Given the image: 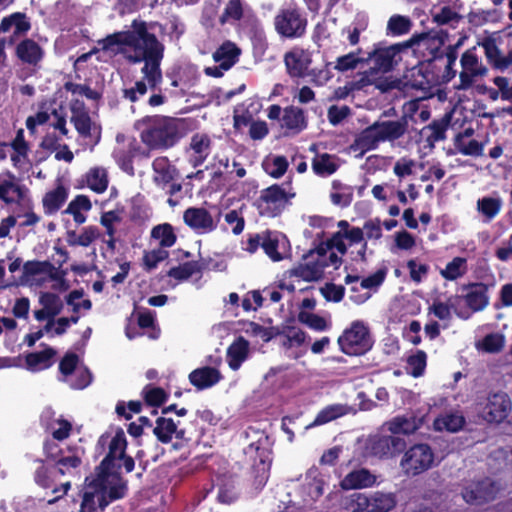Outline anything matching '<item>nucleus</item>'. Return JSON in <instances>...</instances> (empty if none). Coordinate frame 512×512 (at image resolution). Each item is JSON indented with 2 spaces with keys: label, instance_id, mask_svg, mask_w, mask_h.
<instances>
[{
  "label": "nucleus",
  "instance_id": "obj_1",
  "mask_svg": "<svg viewBox=\"0 0 512 512\" xmlns=\"http://www.w3.org/2000/svg\"><path fill=\"white\" fill-rule=\"evenodd\" d=\"M98 44L103 50L112 52L115 47L124 45V53L129 62H144L141 72L151 88L162 82L160 64L164 56V46L154 34L148 32L144 22L135 20L131 30L109 35Z\"/></svg>",
  "mask_w": 512,
  "mask_h": 512
},
{
  "label": "nucleus",
  "instance_id": "obj_2",
  "mask_svg": "<svg viewBox=\"0 0 512 512\" xmlns=\"http://www.w3.org/2000/svg\"><path fill=\"white\" fill-rule=\"evenodd\" d=\"M126 485L117 473H98L88 484L79 512H95L104 509L111 500L124 496Z\"/></svg>",
  "mask_w": 512,
  "mask_h": 512
},
{
  "label": "nucleus",
  "instance_id": "obj_3",
  "mask_svg": "<svg viewBox=\"0 0 512 512\" xmlns=\"http://www.w3.org/2000/svg\"><path fill=\"white\" fill-rule=\"evenodd\" d=\"M145 128L140 138L150 150H166L181 138V121L166 116H152L141 120Z\"/></svg>",
  "mask_w": 512,
  "mask_h": 512
},
{
  "label": "nucleus",
  "instance_id": "obj_4",
  "mask_svg": "<svg viewBox=\"0 0 512 512\" xmlns=\"http://www.w3.org/2000/svg\"><path fill=\"white\" fill-rule=\"evenodd\" d=\"M405 121H377L364 129L356 139V144L363 150L374 149L379 142L394 141L406 133Z\"/></svg>",
  "mask_w": 512,
  "mask_h": 512
},
{
  "label": "nucleus",
  "instance_id": "obj_5",
  "mask_svg": "<svg viewBox=\"0 0 512 512\" xmlns=\"http://www.w3.org/2000/svg\"><path fill=\"white\" fill-rule=\"evenodd\" d=\"M397 505V497L393 492L374 491L357 493L349 498V512H390Z\"/></svg>",
  "mask_w": 512,
  "mask_h": 512
},
{
  "label": "nucleus",
  "instance_id": "obj_6",
  "mask_svg": "<svg viewBox=\"0 0 512 512\" xmlns=\"http://www.w3.org/2000/svg\"><path fill=\"white\" fill-rule=\"evenodd\" d=\"M341 351L347 355H363L372 347L373 341L367 325L363 321H354L338 338Z\"/></svg>",
  "mask_w": 512,
  "mask_h": 512
},
{
  "label": "nucleus",
  "instance_id": "obj_7",
  "mask_svg": "<svg viewBox=\"0 0 512 512\" xmlns=\"http://www.w3.org/2000/svg\"><path fill=\"white\" fill-rule=\"evenodd\" d=\"M436 465L435 454L427 444H415L403 454L400 467L406 476L420 475Z\"/></svg>",
  "mask_w": 512,
  "mask_h": 512
},
{
  "label": "nucleus",
  "instance_id": "obj_8",
  "mask_svg": "<svg viewBox=\"0 0 512 512\" xmlns=\"http://www.w3.org/2000/svg\"><path fill=\"white\" fill-rule=\"evenodd\" d=\"M458 90H468L488 74V68L477 54L475 47L466 50L460 57Z\"/></svg>",
  "mask_w": 512,
  "mask_h": 512
},
{
  "label": "nucleus",
  "instance_id": "obj_9",
  "mask_svg": "<svg viewBox=\"0 0 512 512\" xmlns=\"http://www.w3.org/2000/svg\"><path fill=\"white\" fill-rule=\"evenodd\" d=\"M127 447V441L125 434L122 430L116 432L109 444V452L103 459L100 466L96 469L98 473H117L119 476V468L121 467L120 462L123 461V466L127 472H131L134 469L133 458L126 456L125 451Z\"/></svg>",
  "mask_w": 512,
  "mask_h": 512
},
{
  "label": "nucleus",
  "instance_id": "obj_10",
  "mask_svg": "<svg viewBox=\"0 0 512 512\" xmlns=\"http://www.w3.org/2000/svg\"><path fill=\"white\" fill-rule=\"evenodd\" d=\"M512 411V401L504 392L490 393L479 403V413L488 423L503 422Z\"/></svg>",
  "mask_w": 512,
  "mask_h": 512
},
{
  "label": "nucleus",
  "instance_id": "obj_11",
  "mask_svg": "<svg viewBox=\"0 0 512 512\" xmlns=\"http://www.w3.org/2000/svg\"><path fill=\"white\" fill-rule=\"evenodd\" d=\"M293 196L294 194L287 193L281 186L272 185L262 190L257 200L259 213L262 216L275 217L281 213Z\"/></svg>",
  "mask_w": 512,
  "mask_h": 512
},
{
  "label": "nucleus",
  "instance_id": "obj_12",
  "mask_svg": "<svg viewBox=\"0 0 512 512\" xmlns=\"http://www.w3.org/2000/svg\"><path fill=\"white\" fill-rule=\"evenodd\" d=\"M275 30L285 38H299L306 30L307 21L298 10H280L274 18Z\"/></svg>",
  "mask_w": 512,
  "mask_h": 512
},
{
  "label": "nucleus",
  "instance_id": "obj_13",
  "mask_svg": "<svg viewBox=\"0 0 512 512\" xmlns=\"http://www.w3.org/2000/svg\"><path fill=\"white\" fill-rule=\"evenodd\" d=\"M403 446L404 441L399 437L375 434L364 441V455L388 458L400 452Z\"/></svg>",
  "mask_w": 512,
  "mask_h": 512
},
{
  "label": "nucleus",
  "instance_id": "obj_14",
  "mask_svg": "<svg viewBox=\"0 0 512 512\" xmlns=\"http://www.w3.org/2000/svg\"><path fill=\"white\" fill-rule=\"evenodd\" d=\"M28 189L11 171L0 173V203L5 206L21 204L27 197Z\"/></svg>",
  "mask_w": 512,
  "mask_h": 512
},
{
  "label": "nucleus",
  "instance_id": "obj_15",
  "mask_svg": "<svg viewBox=\"0 0 512 512\" xmlns=\"http://www.w3.org/2000/svg\"><path fill=\"white\" fill-rule=\"evenodd\" d=\"M71 122L75 129L85 139H90L92 144H97L100 140V127L94 123L88 112L85 110L84 103L74 100L70 105Z\"/></svg>",
  "mask_w": 512,
  "mask_h": 512
},
{
  "label": "nucleus",
  "instance_id": "obj_16",
  "mask_svg": "<svg viewBox=\"0 0 512 512\" xmlns=\"http://www.w3.org/2000/svg\"><path fill=\"white\" fill-rule=\"evenodd\" d=\"M325 273V258L317 249L310 251L301 263L288 271L290 277H297L304 281H318Z\"/></svg>",
  "mask_w": 512,
  "mask_h": 512
},
{
  "label": "nucleus",
  "instance_id": "obj_17",
  "mask_svg": "<svg viewBox=\"0 0 512 512\" xmlns=\"http://www.w3.org/2000/svg\"><path fill=\"white\" fill-rule=\"evenodd\" d=\"M499 490V486L487 478L467 485L462 491V497L468 504L481 505L494 500Z\"/></svg>",
  "mask_w": 512,
  "mask_h": 512
},
{
  "label": "nucleus",
  "instance_id": "obj_18",
  "mask_svg": "<svg viewBox=\"0 0 512 512\" xmlns=\"http://www.w3.org/2000/svg\"><path fill=\"white\" fill-rule=\"evenodd\" d=\"M45 450L47 456L56 462L58 472L61 475L79 477L82 460L77 452L66 454L55 444H47Z\"/></svg>",
  "mask_w": 512,
  "mask_h": 512
},
{
  "label": "nucleus",
  "instance_id": "obj_19",
  "mask_svg": "<svg viewBox=\"0 0 512 512\" xmlns=\"http://www.w3.org/2000/svg\"><path fill=\"white\" fill-rule=\"evenodd\" d=\"M441 46V38L431 33L413 35L410 39L404 41V47H406L407 50L413 49L415 53L427 59L434 58Z\"/></svg>",
  "mask_w": 512,
  "mask_h": 512
},
{
  "label": "nucleus",
  "instance_id": "obj_20",
  "mask_svg": "<svg viewBox=\"0 0 512 512\" xmlns=\"http://www.w3.org/2000/svg\"><path fill=\"white\" fill-rule=\"evenodd\" d=\"M263 250L273 261L279 262L290 254V242L287 237L279 232H263Z\"/></svg>",
  "mask_w": 512,
  "mask_h": 512
},
{
  "label": "nucleus",
  "instance_id": "obj_21",
  "mask_svg": "<svg viewBox=\"0 0 512 512\" xmlns=\"http://www.w3.org/2000/svg\"><path fill=\"white\" fill-rule=\"evenodd\" d=\"M212 151V141L207 134L196 133L192 135L189 145L185 149L186 157L192 167L202 165Z\"/></svg>",
  "mask_w": 512,
  "mask_h": 512
},
{
  "label": "nucleus",
  "instance_id": "obj_22",
  "mask_svg": "<svg viewBox=\"0 0 512 512\" xmlns=\"http://www.w3.org/2000/svg\"><path fill=\"white\" fill-rule=\"evenodd\" d=\"M452 311L462 319L470 316V312L463 308V298L460 295H452L446 301L435 300L429 307V312L440 320H450Z\"/></svg>",
  "mask_w": 512,
  "mask_h": 512
},
{
  "label": "nucleus",
  "instance_id": "obj_23",
  "mask_svg": "<svg viewBox=\"0 0 512 512\" xmlns=\"http://www.w3.org/2000/svg\"><path fill=\"white\" fill-rule=\"evenodd\" d=\"M183 220L187 226L198 233H210L216 228V222L204 208L191 207L184 211Z\"/></svg>",
  "mask_w": 512,
  "mask_h": 512
},
{
  "label": "nucleus",
  "instance_id": "obj_24",
  "mask_svg": "<svg viewBox=\"0 0 512 512\" xmlns=\"http://www.w3.org/2000/svg\"><path fill=\"white\" fill-rule=\"evenodd\" d=\"M44 55V49L31 38H25L15 46V56L17 59L29 66H38L43 60Z\"/></svg>",
  "mask_w": 512,
  "mask_h": 512
},
{
  "label": "nucleus",
  "instance_id": "obj_25",
  "mask_svg": "<svg viewBox=\"0 0 512 512\" xmlns=\"http://www.w3.org/2000/svg\"><path fill=\"white\" fill-rule=\"evenodd\" d=\"M285 65L291 77L303 78L308 75L312 63L311 54L303 49L295 48L285 54Z\"/></svg>",
  "mask_w": 512,
  "mask_h": 512
},
{
  "label": "nucleus",
  "instance_id": "obj_26",
  "mask_svg": "<svg viewBox=\"0 0 512 512\" xmlns=\"http://www.w3.org/2000/svg\"><path fill=\"white\" fill-rule=\"evenodd\" d=\"M377 482V476L366 468H358L350 471L340 481V487L343 490H358L374 486Z\"/></svg>",
  "mask_w": 512,
  "mask_h": 512
},
{
  "label": "nucleus",
  "instance_id": "obj_27",
  "mask_svg": "<svg viewBox=\"0 0 512 512\" xmlns=\"http://www.w3.org/2000/svg\"><path fill=\"white\" fill-rule=\"evenodd\" d=\"M25 271L27 274L34 276L44 275V279L55 281V284L52 286L53 289H67L62 272L49 262H28L25 264Z\"/></svg>",
  "mask_w": 512,
  "mask_h": 512
},
{
  "label": "nucleus",
  "instance_id": "obj_28",
  "mask_svg": "<svg viewBox=\"0 0 512 512\" xmlns=\"http://www.w3.org/2000/svg\"><path fill=\"white\" fill-rule=\"evenodd\" d=\"M406 50L407 48L404 47V42H402L376 49L371 57L381 70L388 71L401 60V53Z\"/></svg>",
  "mask_w": 512,
  "mask_h": 512
},
{
  "label": "nucleus",
  "instance_id": "obj_29",
  "mask_svg": "<svg viewBox=\"0 0 512 512\" xmlns=\"http://www.w3.org/2000/svg\"><path fill=\"white\" fill-rule=\"evenodd\" d=\"M13 152L10 155L13 166L17 169L25 167L29 164L30 146L25 140L23 129H19L15 138L9 144ZM0 147H8L6 143H0Z\"/></svg>",
  "mask_w": 512,
  "mask_h": 512
},
{
  "label": "nucleus",
  "instance_id": "obj_30",
  "mask_svg": "<svg viewBox=\"0 0 512 512\" xmlns=\"http://www.w3.org/2000/svg\"><path fill=\"white\" fill-rule=\"evenodd\" d=\"M178 424L171 418L159 417L156 420L153 433L162 443H169L174 438L182 440L185 437V430L180 429Z\"/></svg>",
  "mask_w": 512,
  "mask_h": 512
},
{
  "label": "nucleus",
  "instance_id": "obj_31",
  "mask_svg": "<svg viewBox=\"0 0 512 512\" xmlns=\"http://www.w3.org/2000/svg\"><path fill=\"white\" fill-rule=\"evenodd\" d=\"M153 182L160 188L167 187L176 177V169L167 157H157L152 163Z\"/></svg>",
  "mask_w": 512,
  "mask_h": 512
},
{
  "label": "nucleus",
  "instance_id": "obj_32",
  "mask_svg": "<svg viewBox=\"0 0 512 512\" xmlns=\"http://www.w3.org/2000/svg\"><path fill=\"white\" fill-rule=\"evenodd\" d=\"M221 377L219 370L208 366L195 369L189 374L190 383L199 390L214 386Z\"/></svg>",
  "mask_w": 512,
  "mask_h": 512
},
{
  "label": "nucleus",
  "instance_id": "obj_33",
  "mask_svg": "<svg viewBox=\"0 0 512 512\" xmlns=\"http://www.w3.org/2000/svg\"><path fill=\"white\" fill-rule=\"evenodd\" d=\"M6 33L13 31L10 37V42L15 39L25 36L31 29V22L26 14L15 12L3 18Z\"/></svg>",
  "mask_w": 512,
  "mask_h": 512
},
{
  "label": "nucleus",
  "instance_id": "obj_34",
  "mask_svg": "<svg viewBox=\"0 0 512 512\" xmlns=\"http://www.w3.org/2000/svg\"><path fill=\"white\" fill-rule=\"evenodd\" d=\"M423 424V418H418L413 415L410 416H397L388 421L385 425L393 434H412L418 430Z\"/></svg>",
  "mask_w": 512,
  "mask_h": 512
},
{
  "label": "nucleus",
  "instance_id": "obj_35",
  "mask_svg": "<svg viewBox=\"0 0 512 512\" xmlns=\"http://www.w3.org/2000/svg\"><path fill=\"white\" fill-rule=\"evenodd\" d=\"M249 354V342L238 337L227 349V363L232 370H238Z\"/></svg>",
  "mask_w": 512,
  "mask_h": 512
},
{
  "label": "nucleus",
  "instance_id": "obj_36",
  "mask_svg": "<svg viewBox=\"0 0 512 512\" xmlns=\"http://www.w3.org/2000/svg\"><path fill=\"white\" fill-rule=\"evenodd\" d=\"M340 167L339 159L328 153L316 154L312 160V170L320 177L334 174Z\"/></svg>",
  "mask_w": 512,
  "mask_h": 512
},
{
  "label": "nucleus",
  "instance_id": "obj_37",
  "mask_svg": "<svg viewBox=\"0 0 512 512\" xmlns=\"http://www.w3.org/2000/svg\"><path fill=\"white\" fill-rule=\"evenodd\" d=\"M280 345L285 350L289 358L297 359L300 357L299 353L291 352L294 347H299L305 342V333L297 328H288L279 334Z\"/></svg>",
  "mask_w": 512,
  "mask_h": 512
},
{
  "label": "nucleus",
  "instance_id": "obj_38",
  "mask_svg": "<svg viewBox=\"0 0 512 512\" xmlns=\"http://www.w3.org/2000/svg\"><path fill=\"white\" fill-rule=\"evenodd\" d=\"M68 197V190L61 184L45 193L42 199L44 212L48 215L57 212L65 203Z\"/></svg>",
  "mask_w": 512,
  "mask_h": 512
},
{
  "label": "nucleus",
  "instance_id": "obj_39",
  "mask_svg": "<svg viewBox=\"0 0 512 512\" xmlns=\"http://www.w3.org/2000/svg\"><path fill=\"white\" fill-rule=\"evenodd\" d=\"M503 201L499 196H484L476 202V211L484 222L492 221L501 211Z\"/></svg>",
  "mask_w": 512,
  "mask_h": 512
},
{
  "label": "nucleus",
  "instance_id": "obj_40",
  "mask_svg": "<svg viewBox=\"0 0 512 512\" xmlns=\"http://www.w3.org/2000/svg\"><path fill=\"white\" fill-rule=\"evenodd\" d=\"M84 183L95 193L105 192L109 184L107 170L99 166L90 168L84 176Z\"/></svg>",
  "mask_w": 512,
  "mask_h": 512
},
{
  "label": "nucleus",
  "instance_id": "obj_41",
  "mask_svg": "<svg viewBox=\"0 0 512 512\" xmlns=\"http://www.w3.org/2000/svg\"><path fill=\"white\" fill-rule=\"evenodd\" d=\"M413 21L409 16L393 14L386 24V35L390 37H401L410 33Z\"/></svg>",
  "mask_w": 512,
  "mask_h": 512
},
{
  "label": "nucleus",
  "instance_id": "obj_42",
  "mask_svg": "<svg viewBox=\"0 0 512 512\" xmlns=\"http://www.w3.org/2000/svg\"><path fill=\"white\" fill-rule=\"evenodd\" d=\"M239 54L240 50L235 44L226 42L214 52L213 58L222 70H228L236 63Z\"/></svg>",
  "mask_w": 512,
  "mask_h": 512
},
{
  "label": "nucleus",
  "instance_id": "obj_43",
  "mask_svg": "<svg viewBox=\"0 0 512 512\" xmlns=\"http://www.w3.org/2000/svg\"><path fill=\"white\" fill-rule=\"evenodd\" d=\"M331 202L339 207H347L351 204L353 199V188L346 185L340 180H333L331 182L330 190Z\"/></svg>",
  "mask_w": 512,
  "mask_h": 512
},
{
  "label": "nucleus",
  "instance_id": "obj_44",
  "mask_svg": "<svg viewBox=\"0 0 512 512\" xmlns=\"http://www.w3.org/2000/svg\"><path fill=\"white\" fill-rule=\"evenodd\" d=\"M282 125L296 133L303 130L307 125L303 110L295 106L285 108L282 115Z\"/></svg>",
  "mask_w": 512,
  "mask_h": 512
},
{
  "label": "nucleus",
  "instance_id": "obj_45",
  "mask_svg": "<svg viewBox=\"0 0 512 512\" xmlns=\"http://www.w3.org/2000/svg\"><path fill=\"white\" fill-rule=\"evenodd\" d=\"M92 204L85 195L76 196L67 206L64 213L72 215L76 224L81 225L86 221L84 212L90 211Z\"/></svg>",
  "mask_w": 512,
  "mask_h": 512
},
{
  "label": "nucleus",
  "instance_id": "obj_46",
  "mask_svg": "<svg viewBox=\"0 0 512 512\" xmlns=\"http://www.w3.org/2000/svg\"><path fill=\"white\" fill-rule=\"evenodd\" d=\"M55 355L56 351L53 348L46 347L42 351L29 353L26 356V364L32 371L43 370L52 365V360Z\"/></svg>",
  "mask_w": 512,
  "mask_h": 512
},
{
  "label": "nucleus",
  "instance_id": "obj_47",
  "mask_svg": "<svg viewBox=\"0 0 512 512\" xmlns=\"http://www.w3.org/2000/svg\"><path fill=\"white\" fill-rule=\"evenodd\" d=\"M465 418L458 412L447 413L434 420V429L437 431L457 432L463 428Z\"/></svg>",
  "mask_w": 512,
  "mask_h": 512
},
{
  "label": "nucleus",
  "instance_id": "obj_48",
  "mask_svg": "<svg viewBox=\"0 0 512 512\" xmlns=\"http://www.w3.org/2000/svg\"><path fill=\"white\" fill-rule=\"evenodd\" d=\"M351 408L343 404H332L323 408L310 426L326 424L350 412Z\"/></svg>",
  "mask_w": 512,
  "mask_h": 512
},
{
  "label": "nucleus",
  "instance_id": "obj_49",
  "mask_svg": "<svg viewBox=\"0 0 512 512\" xmlns=\"http://www.w3.org/2000/svg\"><path fill=\"white\" fill-rule=\"evenodd\" d=\"M468 270L467 260L463 257H455L440 270V275L448 281H455L463 277Z\"/></svg>",
  "mask_w": 512,
  "mask_h": 512
},
{
  "label": "nucleus",
  "instance_id": "obj_50",
  "mask_svg": "<svg viewBox=\"0 0 512 512\" xmlns=\"http://www.w3.org/2000/svg\"><path fill=\"white\" fill-rule=\"evenodd\" d=\"M462 298L463 306H467L473 312L484 309L488 304V297L482 286L474 287Z\"/></svg>",
  "mask_w": 512,
  "mask_h": 512
},
{
  "label": "nucleus",
  "instance_id": "obj_51",
  "mask_svg": "<svg viewBox=\"0 0 512 512\" xmlns=\"http://www.w3.org/2000/svg\"><path fill=\"white\" fill-rule=\"evenodd\" d=\"M151 237L158 241L160 248L163 249L173 246L177 239L174 228L168 223L155 226L151 231Z\"/></svg>",
  "mask_w": 512,
  "mask_h": 512
},
{
  "label": "nucleus",
  "instance_id": "obj_52",
  "mask_svg": "<svg viewBox=\"0 0 512 512\" xmlns=\"http://www.w3.org/2000/svg\"><path fill=\"white\" fill-rule=\"evenodd\" d=\"M485 56L489 63L498 70H505L509 66H504L507 61L506 55H503L493 40H486L482 43Z\"/></svg>",
  "mask_w": 512,
  "mask_h": 512
},
{
  "label": "nucleus",
  "instance_id": "obj_53",
  "mask_svg": "<svg viewBox=\"0 0 512 512\" xmlns=\"http://www.w3.org/2000/svg\"><path fill=\"white\" fill-rule=\"evenodd\" d=\"M265 171L273 178L282 177L288 168L286 157L280 155H271L263 163Z\"/></svg>",
  "mask_w": 512,
  "mask_h": 512
},
{
  "label": "nucleus",
  "instance_id": "obj_54",
  "mask_svg": "<svg viewBox=\"0 0 512 512\" xmlns=\"http://www.w3.org/2000/svg\"><path fill=\"white\" fill-rule=\"evenodd\" d=\"M39 304L53 318L59 315L63 309V302L61 298L58 295L51 292H41L39 295Z\"/></svg>",
  "mask_w": 512,
  "mask_h": 512
},
{
  "label": "nucleus",
  "instance_id": "obj_55",
  "mask_svg": "<svg viewBox=\"0 0 512 512\" xmlns=\"http://www.w3.org/2000/svg\"><path fill=\"white\" fill-rule=\"evenodd\" d=\"M455 148L463 155L479 157L483 155L484 144L474 139L465 140L462 137L455 139Z\"/></svg>",
  "mask_w": 512,
  "mask_h": 512
},
{
  "label": "nucleus",
  "instance_id": "obj_56",
  "mask_svg": "<svg viewBox=\"0 0 512 512\" xmlns=\"http://www.w3.org/2000/svg\"><path fill=\"white\" fill-rule=\"evenodd\" d=\"M460 19L461 16L448 6L432 12V21L438 25H454Z\"/></svg>",
  "mask_w": 512,
  "mask_h": 512
},
{
  "label": "nucleus",
  "instance_id": "obj_57",
  "mask_svg": "<svg viewBox=\"0 0 512 512\" xmlns=\"http://www.w3.org/2000/svg\"><path fill=\"white\" fill-rule=\"evenodd\" d=\"M136 146L129 145L127 150L118 149L115 151V158L119 166L123 171L128 173L129 175L134 174V167L132 164V158L136 153Z\"/></svg>",
  "mask_w": 512,
  "mask_h": 512
},
{
  "label": "nucleus",
  "instance_id": "obj_58",
  "mask_svg": "<svg viewBox=\"0 0 512 512\" xmlns=\"http://www.w3.org/2000/svg\"><path fill=\"white\" fill-rule=\"evenodd\" d=\"M406 267L409 271L410 279L419 284L425 279L429 273V266L422 263L418 259H410L406 263Z\"/></svg>",
  "mask_w": 512,
  "mask_h": 512
},
{
  "label": "nucleus",
  "instance_id": "obj_59",
  "mask_svg": "<svg viewBox=\"0 0 512 512\" xmlns=\"http://www.w3.org/2000/svg\"><path fill=\"white\" fill-rule=\"evenodd\" d=\"M48 428L51 431L53 438L61 441L70 435L72 424L68 420L59 417L53 420L49 424Z\"/></svg>",
  "mask_w": 512,
  "mask_h": 512
},
{
  "label": "nucleus",
  "instance_id": "obj_60",
  "mask_svg": "<svg viewBox=\"0 0 512 512\" xmlns=\"http://www.w3.org/2000/svg\"><path fill=\"white\" fill-rule=\"evenodd\" d=\"M426 359V353L422 350H418L415 354L411 355L407 359L410 374L414 377L421 376L426 368Z\"/></svg>",
  "mask_w": 512,
  "mask_h": 512
},
{
  "label": "nucleus",
  "instance_id": "obj_61",
  "mask_svg": "<svg viewBox=\"0 0 512 512\" xmlns=\"http://www.w3.org/2000/svg\"><path fill=\"white\" fill-rule=\"evenodd\" d=\"M148 88L152 90L148 81L143 76V80L135 82L133 87L124 89L123 96L130 102H136L139 100L140 97L144 96L147 93ZM154 88L155 87H153V89Z\"/></svg>",
  "mask_w": 512,
  "mask_h": 512
},
{
  "label": "nucleus",
  "instance_id": "obj_62",
  "mask_svg": "<svg viewBox=\"0 0 512 512\" xmlns=\"http://www.w3.org/2000/svg\"><path fill=\"white\" fill-rule=\"evenodd\" d=\"M198 271L197 262H186L177 267L171 268L168 272V276L173 277L177 280L183 281L190 278L193 274Z\"/></svg>",
  "mask_w": 512,
  "mask_h": 512
},
{
  "label": "nucleus",
  "instance_id": "obj_63",
  "mask_svg": "<svg viewBox=\"0 0 512 512\" xmlns=\"http://www.w3.org/2000/svg\"><path fill=\"white\" fill-rule=\"evenodd\" d=\"M299 321L311 329L317 330V331H323L327 328V322L326 320L316 314H313L308 311H301L298 315Z\"/></svg>",
  "mask_w": 512,
  "mask_h": 512
},
{
  "label": "nucleus",
  "instance_id": "obj_64",
  "mask_svg": "<svg viewBox=\"0 0 512 512\" xmlns=\"http://www.w3.org/2000/svg\"><path fill=\"white\" fill-rule=\"evenodd\" d=\"M243 15V7L241 0H228L224 12L221 16V22L237 21Z\"/></svg>",
  "mask_w": 512,
  "mask_h": 512
}]
</instances>
